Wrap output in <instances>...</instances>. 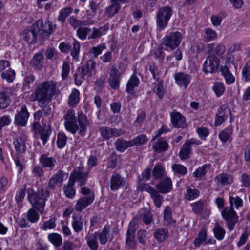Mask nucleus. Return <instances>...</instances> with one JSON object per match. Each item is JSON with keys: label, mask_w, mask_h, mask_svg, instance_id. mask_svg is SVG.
<instances>
[{"label": "nucleus", "mask_w": 250, "mask_h": 250, "mask_svg": "<svg viewBox=\"0 0 250 250\" xmlns=\"http://www.w3.org/2000/svg\"><path fill=\"white\" fill-rule=\"evenodd\" d=\"M57 83L52 81H46L38 84L34 93L29 97L31 102L38 101L42 106H46L56 93Z\"/></svg>", "instance_id": "obj_1"}, {"label": "nucleus", "mask_w": 250, "mask_h": 250, "mask_svg": "<svg viewBox=\"0 0 250 250\" xmlns=\"http://www.w3.org/2000/svg\"><path fill=\"white\" fill-rule=\"evenodd\" d=\"M27 193L28 201L33 208L42 213L44 210L46 198L50 194L49 190L42 188L35 192L32 188H29L27 189Z\"/></svg>", "instance_id": "obj_2"}, {"label": "nucleus", "mask_w": 250, "mask_h": 250, "mask_svg": "<svg viewBox=\"0 0 250 250\" xmlns=\"http://www.w3.org/2000/svg\"><path fill=\"white\" fill-rule=\"evenodd\" d=\"M172 14V9L169 6L159 8L156 16V22L158 30H162L167 26Z\"/></svg>", "instance_id": "obj_3"}, {"label": "nucleus", "mask_w": 250, "mask_h": 250, "mask_svg": "<svg viewBox=\"0 0 250 250\" xmlns=\"http://www.w3.org/2000/svg\"><path fill=\"white\" fill-rule=\"evenodd\" d=\"M223 218L227 222V225L229 231H232L234 226L238 222V217L234 210L233 207H226L222 211Z\"/></svg>", "instance_id": "obj_4"}, {"label": "nucleus", "mask_w": 250, "mask_h": 250, "mask_svg": "<svg viewBox=\"0 0 250 250\" xmlns=\"http://www.w3.org/2000/svg\"><path fill=\"white\" fill-rule=\"evenodd\" d=\"M137 229L136 223L132 220L129 223L126 234L125 247L127 249H135L137 241L135 240V234Z\"/></svg>", "instance_id": "obj_5"}, {"label": "nucleus", "mask_w": 250, "mask_h": 250, "mask_svg": "<svg viewBox=\"0 0 250 250\" xmlns=\"http://www.w3.org/2000/svg\"><path fill=\"white\" fill-rule=\"evenodd\" d=\"M182 39V36L179 32H174L163 38V43L166 46L174 50L179 45Z\"/></svg>", "instance_id": "obj_6"}, {"label": "nucleus", "mask_w": 250, "mask_h": 250, "mask_svg": "<svg viewBox=\"0 0 250 250\" xmlns=\"http://www.w3.org/2000/svg\"><path fill=\"white\" fill-rule=\"evenodd\" d=\"M220 60L214 55L208 56L204 62L203 71L205 73H215L218 70Z\"/></svg>", "instance_id": "obj_7"}, {"label": "nucleus", "mask_w": 250, "mask_h": 250, "mask_svg": "<svg viewBox=\"0 0 250 250\" xmlns=\"http://www.w3.org/2000/svg\"><path fill=\"white\" fill-rule=\"evenodd\" d=\"M124 70H120L115 66H113L109 73V78L108 83L109 86L113 89H117L119 87L120 76Z\"/></svg>", "instance_id": "obj_8"}, {"label": "nucleus", "mask_w": 250, "mask_h": 250, "mask_svg": "<svg viewBox=\"0 0 250 250\" xmlns=\"http://www.w3.org/2000/svg\"><path fill=\"white\" fill-rule=\"evenodd\" d=\"M230 115V120L231 111L228 108L227 104H223L218 110L216 115L214 125L216 126H220Z\"/></svg>", "instance_id": "obj_9"}, {"label": "nucleus", "mask_w": 250, "mask_h": 250, "mask_svg": "<svg viewBox=\"0 0 250 250\" xmlns=\"http://www.w3.org/2000/svg\"><path fill=\"white\" fill-rule=\"evenodd\" d=\"M34 26L39 28V34L42 37L48 36L56 28L55 25H52L49 21L43 24L42 20H38L34 23Z\"/></svg>", "instance_id": "obj_10"}, {"label": "nucleus", "mask_w": 250, "mask_h": 250, "mask_svg": "<svg viewBox=\"0 0 250 250\" xmlns=\"http://www.w3.org/2000/svg\"><path fill=\"white\" fill-rule=\"evenodd\" d=\"M64 173L59 170L49 180L47 185L48 190H55L57 187H60L63 182Z\"/></svg>", "instance_id": "obj_11"}, {"label": "nucleus", "mask_w": 250, "mask_h": 250, "mask_svg": "<svg viewBox=\"0 0 250 250\" xmlns=\"http://www.w3.org/2000/svg\"><path fill=\"white\" fill-rule=\"evenodd\" d=\"M39 33V28L35 27L34 23L29 29L25 30L22 34L23 40L28 43H34Z\"/></svg>", "instance_id": "obj_12"}, {"label": "nucleus", "mask_w": 250, "mask_h": 250, "mask_svg": "<svg viewBox=\"0 0 250 250\" xmlns=\"http://www.w3.org/2000/svg\"><path fill=\"white\" fill-rule=\"evenodd\" d=\"M171 122L174 127L184 128L188 126L185 117L178 112L170 113Z\"/></svg>", "instance_id": "obj_13"}, {"label": "nucleus", "mask_w": 250, "mask_h": 250, "mask_svg": "<svg viewBox=\"0 0 250 250\" xmlns=\"http://www.w3.org/2000/svg\"><path fill=\"white\" fill-rule=\"evenodd\" d=\"M27 137L24 134L21 133L17 137L14 141L15 150L19 154L24 153L26 149L25 143Z\"/></svg>", "instance_id": "obj_14"}, {"label": "nucleus", "mask_w": 250, "mask_h": 250, "mask_svg": "<svg viewBox=\"0 0 250 250\" xmlns=\"http://www.w3.org/2000/svg\"><path fill=\"white\" fill-rule=\"evenodd\" d=\"M174 79L177 85L186 89L190 83L191 76L184 72H178L175 73Z\"/></svg>", "instance_id": "obj_15"}, {"label": "nucleus", "mask_w": 250, "mask_h": 250, "mask_svg": "<svg viewBox=\"0 0 250 250\" xmlns=\"http://www.w3.org/2000/svg\"><path fill=\"white\" fill-rule=\"evenodd\" d=\"M125 179L119 173H114L111 176L110 188L112 191L117 190L125 186Z\"/></svg>", "instance_id": "obj_16"}, {"label": "nucleus", "mask_w": 250, "mask_h": 250, "mask_svg": "<svg viewBox=\"0 0 250 250\" xmlns=\"http://www.w3.org/2000/svg\"><path fill=\"white\" fill-rule=\"evenodd\" d=\"M94 200L93 196L92 194L89 196L81 197L76 203L75 207V210L81 212L83 209L91 204Z\"/></svg>", "instance_id": "obj_17"}, {"label": "nucleus", "mask_w": 250, "mask_h": 250, "mask_svg": "<svg viewBox=\"0 0 250 250\" xmlns=\"http://www.w3.org/2000/svg\"><path fill=\"white\" fill-rule=\"evenodd\" d=\"M29 115L26 106H22L21 111L15 117V124L22 126H25Z\"/></svg>", "instance_id": "obj_18"}, {"label": "nucleus", "mask_w": 250, "mask_h": 250, "mask_svg": "<svg viewBox=\"0 0 250 250\" xmlns=\"http://www.w3.org/2000/svg\"><path fill=\"white\" fill-rule=\"evenodd\" d=\"M156 188H157L156 190L160 193L162 194L167 193L170 192L172 188V181L170 178L167 177L161 180L157 184Z\"/></svg>", "instance_id": "obj_19"}, {"label": "nucleus", "mask_w": 250, "mask_h": 250, "mask_svg": "<svg viewBox=\"0 0 250 250\" xmlns=\"http://www.w3.org/2000/svg\"><path fill=\"white\" fill-rule=\"evenodd\" d=\"M71 174L72 176H73V178L78 182L80 186L85 185L88 175V173L83 172L82 167H78L77 169L74 170Z\"/></svg>", "instance_id": "obj_20"}, {"label": "nucleus", "mask_w": 250, "mask_h": 250, "mask_svg": "<svg viewBox=\"0 0 250 250\" xmlns=\"http://www.w3.org/2000/svg\"><path fill=\"white\" fill-rule=\"evenodd\" d=\"M40 163L43 168L53 170L57 162L55 158L42 154L39 159Z\"/></svg>", "instance_id": "obj_21"}, {"label": "nucleus", "mask_w": 250, "mask_h": 250, "mask_svg": "<svg viewBox=\"0 0 250 250\" xmlns=\"http://www.w3.org/2000/svg\"><path fill=\"white\" fill-rule=\"evenodd\" d=\"M77 120L79 123V134L83 135L89 125V122L86 116L83 113L78 114Z\"/></svg>", "instance_id": "obj_22"}, {"label": "nucleus", "mask_w": 250, "mask_h": 250, "mask_svg": "<svg viewBox=\"0 0 250 250\" xmlns=\"http://www.w3.org/2000/svg\"><path fill=\"white\" fill-rule=\"evenodd\" d=\"M95 62L90 60L87 61L85 65L79 67L78 69H80V71L85 76L90 77L95 73Z\"/></svg>", "instance_id": "obj_23"}, {"label": "nucleus", "mask_w": 250, "mask_h": 250, "mask_svg": "<svg viewBox=\"0 0 250 250\" xmlns=\"http://www.w3.org/2000/svg\"><path fill=\"white\" fill-rule=\"evenodd\" d=\"M71 223L73 229L76 232L79 233L82 231L83 227V223L82 215L79 214L73 215Z\"/></svg>", "instance_id": "obj_24"}, {"label": "nucleus", "mask_w": 250, "mask_h": 250, "mask_svg": "<svg viewBox=\"0 0 250 250\" xmlns=\"http://www.w3.org/2000/svg\"><path fill=\"white\" fill-rule=\"evenodd\" d=\"M97 234V232H95L94 234H88L85 237L87 244L91 250H97L98 248Z\"/></svg>", "instance_id": "obj_25"}, {"label": "nucleus", "mask_w": 250, "mask_h": 250, "mask_svg": "<svg viewBox=\"0 0 250 250\" xmlns=\"http://www.w3.org/2000/svg\"><path fill=\"white\" fill-rule=\"evenodd\" d=\"M115 147L117 151L123 152L128 147L132 146L130 140L126 141L123 139H118L115 143Z\"/></svg>", "instance_id": "obj_26"}, {"label": "nucleus", "mask_w": 250, "mask_h": 250, "mask_svg": "<svg viewBox=\"0 0 250 250\" xmlns=\"http://www.w3.org/2000/svg\"><path fill=\"white\" fill-rule=\"evenodd\" d=\"M152 147L155 152L161 153L168 149V144L166 141L160 138L157 141Z\"/></svg>", "instance_id": "obj_27"}, {"label": "nucleus", "mask_w": 250, "mask_h": 250, "mask_svg": "<svg viewBox=\"0 0 250 250\" xmlns=\"http://www.w3.org/2000/svg\"><path fill=\"white\" fill-rule=\"evenodd\" d=\"M139 80L136 76V72H134L127 82L126 91L128 93H132L134 88L139 85Z\"/></svg>", "instance_id": "obj_28"}, {"label": "nucleus", "mask_w": 250, "mask_h": 250, "mask_svg": "<svg viewBox=\"0 0 250 250\" xmlns=\"http://www.w3.org/2000/svg\"><path fill=\"white\" fill-rule=\"evenodd\" d=\"M214 43L208 44V52L210 54L212 53L217 55L220 56L225 51V46L221 43L218 44L214 47Z\"/></svg>", "instance_id": "obj_29"}, {"label": "nucleus", "mask_w": 250, "mask_h": 250, "mask_svg": "<svg viewBox=\"0 0 250 250\" xmlns=\"http://www.w3.org/2000/svg\"><path fill=\"white\" fill-rule=\"evenodd\" d=\"M43 55L41 53H37L34 55L30 61V65L35 69H39L41 67L43 62Z\"/></svg>", "instance_id": "obj_30"}, {"label": "nucleus", "mask_w": 250, "mask_h": 250, "mask_svg": "<svg viewBox=\"0 0 250 250\" xmlns=\"http://www.w3.org/2000/svg\"><path fill=\"white\" fill-rule=\"evenodd\" d=\"M160 192L155 189L151 193L150 195L152 199L155 206L159 208L162 206V203L164 201V198L162 195L160 193Z\"/></svg>", "instance_id": "obj_31"}, {"label": "nucleus", "mask_w": 250, "mask_h": 250, "mask_svg": "<svg viewBox=\"0 0 250 250\" xmlns=\"http://www.w3.org/2000/svg\"><path fill=\"white\" fill-rule=\"evenodd\" d=\"M110 230V227L107 226L104 227L102 232L98 233L97 232V237H99V239L101 245L105 244L108 241V236Z\"/></svg>", "instance_id": "obj_32"}, {"label": "nucleus", "mask_w": 250, "mask_h": 250, "mask_svg": "<svg viewBox=\"0 0 250 250\" xmlns=\"http://www.w3.org/2000/svg\"><path fill=\"white\" fill-rule=\"evenodd\" d=\"M221 71L222 75L225 78L226 83L228 84H231L235 81V77L232 75L227 66L222 67Z\"/></svg>", "instance_id": "obj_33"}, {"label": "nucleus", "mask_w": 250, "mask_h": 250, "mask_svg": "<svg viewBox=\"0 0 250 250\" xmlns=\"http://www.w3.org/2000/svg\"><path fill=\"white\" fill-rule=\"evenodd\" d=\"M168 231L166 229L160 228L154 233L155 238L160 242L165 241L168 237Z\"/></svg>", "instance_id": "obj_34"}, {"label": "nucleus", "mask_w": 250, "mask_h": 250, "mask_svg": "<svg viewBox=\"0 0 250 250\" xmlns=\"http://www.w3.org/2000/svg\"><path fill=\"white\" fill-rule=\"evenodd\" d=\"M199 195V191L197 189H192L190 187L186 188L185 198L188 200H192L197 198Z\"/></svg>", "instance_id": "obj_35"}, {"label": "nucleus", "mask_w": 250, "mask_h": 250, "mask_svg": "<svg viewBox=\"0 0 250 250\" xmlns=\"http://www.w3.org/2000/svg\"><path fill=\"white\" fill-rule=\"evenodd\" d=\"M79 91L76 89H73L69 97L68 104L70 106L76 105L79 102Z\"/></svg>", "instance_id": "obj_36"}, {"label": "nucleus", "mask_w": 250, "mask_h": 250, "mask_svg": "<svg viewBox=\"0 0 250 250\" xmlns=\"http://www.w3.org/2000/svg\"><path fill=\"white\" fill-rule=\"evenodd\" d=\"M141 215L143 222L146 224L148 225L153 221V216L151 211L145 208L141 209Z\"/></svg>", "instance_id": "obj_37"}, {"label": "nucleus", "mask_w": 250, "mask_h": 250, "mask_svg": "<svg viewBox=\"0 0 250 250\" xmlns=\"http://www.w3.org/2000/svg\"><path fill=\"white\" fill-rule=\"evenodd\" d=\"M213 232L215 237L218 240H221L224 238L225 234V230L221 227L219 223L216 222L213 228Z\"/></svg>", "instance_id": "obj_38"}, {"label": "nucleus", "mask_w": 250, "mask_h": 250, "mask_svg": "<svg viewBox=\"0 0 250 250\" xmlns=\"http://www.w3.org/2000/svg\"><path fill=\"white\" fill-rule=\"evenodd\" d=\"M191 147L188 143H185L182 146L179 152V157L182 160L187 159L189 157L190 153Z\"/></svg>", "instance_id": "obj_39"}, {"label": "nucleus", "mask_w": 250, "mask_h": 250, "mask_svg": "<svg viewBox=\"0 0 250 250\" xmlns=\"http://www.w3.org/2000/svg\"><path fill=\"white\" fill-rule=\"evenodd\" d=\"M48 238L50 242L56 247H59L62 244V238L61 236L56 233L49 234Z\"/></svg>", "instance_id": "obj_40"}, {"label": "nucleus", "mask_w": 250, "mask_h": 250, "mask_svg": "<svg viewBox=\"0 0 250 250\" xmlns=\"http://www.w3.org/2000/svg\"><path fill=\"white\" fill-rule=\"evenodd\" d=\"M142 178H140V176L138 177V182L137 185V190L142 192L143 191H146L150 194L155 188L151 186H150L149 184L142 182Z\"/></svg>", "instance_id": "obj_41"}, {"label": "nucleus", "mask_w": 250, "mask_h": 250, "mask_svg": "<svg viewBox=\"0 0 250 250\" xmlns=\"http://www.w3.org/2000/svg\"><path fill=\"white\" fill-rule=\"evenodd\" d=\"M64 125L66 129L72 134H75L77 131H78L79 133V126L76 123V120L69 122H64Z\"/></svg>", "instance_id": "obj_42"}, {"label": "nucleus", "mask_w": 250, "mask_h": 250, "mask_svg": "<svg viewBox=\"0 0 250 250\" xmlns=\"http://www.w3.org/2000/svg\"><path fill=\"white\" fill-rule=\"evenodd\" d=\"M148 141L146 136L145 134H141L130 140L131 144L133 146H139L146 144Z\"/></svg>", "instance_id": "obj_43"}, {"label": "nucleus", "mask_w": 250, "mask_h": 250, "mask_svg": "<svg viewBox=\"0 0 250 250\" xmlns=\"http://www.w3.org/2000/svg\"><path fill=\"white\" fill-rule=\"evenodd\" d=\"M1 78L3 80H6L8 83H12L15 79V71L11 68L4 71L1 73Z\"/></svg>", "instance_id": "obj_44"}, {"label": "nucleus", "mask_w": 250, "mask_h": 250, "mask_svg": "<svg viewBox=\"0 0 250 250\" xmlns=\"http://www.w3.org/2000/svg\"><path fill=\"white\" fill-rule=\"evenodd\" d=\"M34 208H30L26 214V217L28 221L32 223L37 222L39 219V215Z\"/></svg>", "instance_id": "obj_45"}, {"label": "nucleus", "mask_w": 250, "mask_h": 250, "mask_svg": "<svg viewBox=\"0 0 250 250\" xmlns=\"http://www.w3.org/2000/svg\"><path fill=\"white\" fill-rule=\"evenodd\" d=\"M216 179L218 183H220L222 186L228 184L232 182V178L229 175L221 173L216 177Z\"/></svg>", "instance_id": "obj_46"}, {"label": "nucleus", "mask_w": 250, "mask_h": 250, "mask_svg": "<svg viewBox=\"0 0 250 250\" xmlns=\"http://www.w3.org/2000/svg\"><path fill=\"white\" fill-rule=\"evenodd\" d=\"M52 130L49 126L45 125L40 133L41 139L42 141L43 145H44L47 142L48 138L50 135Z\"/></svg>", "instance_id": "obj_47"}, {"label": "nucleus", "mask_w": 250, "mask_h": 250, "mask_svg": "<svg viewBox=\"0 0 250 250\" xmlns=\"http://www.w3.org/2000/svg\"><path fill=\"white\" fill-rule=\"evenodd\" d=\"M35 77L32 74L28 75L26 76L23 80L22 90H28L30 88V85L32 84L35 81Z\"/></svg>", "instance_id": "obj_48"}, {"label": "nucleus", "mask_w": 250, "mask_h": 250, "mask_svg": "<svg viewBox=\"0 0 250 250\" xmlns=\"http://www.w3.org/2000/svg\"><path fill=\"white\" fill-rule=\"evenodd\" d=\"M112 4L108 7L106 9V14L108 17H112L117 13L121 8L120 3L111 2Z\"/></svg>", "instance_id": "obj_49"}, {"label": "nucleus", "mask_w": 250, "mask_h": 250, "mask_svg": "<svg viewBox=\"0 0 250 250\" xmlns=\"http://www.w3.org/2000/svg\"><path fill=\"white\" fill-rule=\"evenodd\" d=\"M165 175V169L162 166L156 165L152 171V175L156 179H161Z\"/></svg>", "instance_id": "obj_50"}, {"label": "nucleus", "mask_w": 250, "mask_h": 250, "mask_svg": "<svg viewBox=\"0 0 250 250\" xmlns=\"http://www.w3.org/2000/svg\"><path fill=\"white\" fill-rule=\"evenodd\" d=\"M207 237V231L205 230H201L197 238L194 241V246L196 247H199L205 240Z\"/></svg>", "instance_id": "obj_51"}, {"label": "nucleus", "mask_w": 250, "mask_h": 250, "mask_svg": "<svg viewBox=\"0 0 250 250\" xmlns=\"http://www.w3.org/2000/svg\"><path fill=\"white\" fill-rule=\"evenodd\" d=\"M242 79L245 81H250V60L245 64L242 70Z\"/></svg>", "instance_id": "obj_52"}, {"label": "nucleus", "mask_w": 250, "mask_h": 250, "mask_svg": "<svg viewBox=\"0 0 250 250\" xmlns=\"http://www.w3.org/2000/svg\"><path fill=\"white\" fill-rule=\"evenodd\" d=\"M56 218L51 217L48 221L44 222L41 225V228L45 230L47 229H51L54 228L56 226Z\"/></svg>", "instance_id": "obj_53"}, {"label": "nucleus", "mask_w": 250, "mask_h": 250, "mask_svg": "<svg viewBox=\"0 0 250 250\" xmlns=\"http://www.w3.org/2000/svg\"><path fill=\"white\" fill-rule=\"evenodd\" d=\"M192 211L195 214L201 213L204 207V204L202 201H198L191 204Z\"/></svg>", "instance_id": "obj_54"}, {"label": "nucleus", "mask_w": 250, "mask_h": 250, "mask_svg": "<svg viewBox=\"0 0 250 250\" xmlns=\"http://www.w3.org/2000/svg\"><path fill=\"white\" fill-rule=\"evenodd\" d=\"M72 9L69 7H66L62 9L60 12L58 17V20L63 22L66 18L72 13Z\"/></svg>", "instance_id": "obj_55"}, {"label": "nucleus", "mask_w": 250, "mask_h": 250, "mask_svg": "<svg viewBox=\"0 0 250 250\" xmlns=\"http://www.w3.org/2000/svg\"><path fill=\"white\" fill-rule=\"evenodd\" d=\"M232 132L231 128H228L221 131L219 134L220 139L223 142H226L229 140Z\"/></svg>", "instance_id": "obj_56"}, {"label": "nucleus", "mask_w": 250, "mask_h": 250, "mask_svg": "<svg viewBox=\"0 0 250 250\" xmlns=\"http://www.w3.org/2000/svg\"><path fill=\"white\" fill-rule=\"evenodd\" d=\"M67 141V137L64 133L59 132L58 134L57 141V146L60 148H63L65 145Z\"/></svg>", "instance_id": "obj_57"}, {"label": "nucleus", "mask_w": 250, "mask_h": 250, "mask_svg": "<svg viewBox=\"0 0 250 250\" xmlns=\"http://www.w3.org/2000/svg\"><path fill=\"white\" fill-rule=\"evenodd\" d=\"M73 47L71 49V54L73 58L77 60L80 49V44L79 42L74 41L72 44Z\"/></svg>", "instance_id": "obj_58"}, {"label": "nucleus", "mask_w": 250, "mask_h": 250, "mask_svg": "<svg viewBox=\"0 0 250 250\" xmlns=\"http://www.w3.org/2000/svg\"><path fill=\"white\" fill-rule=\"evenodd\" d=\"M99 131L104 139L109 140L111 138V128L107 126H103L99 128Z\"/></svg>", "instance_id": "obj_59"}, {"label": "nucleus", "mask_w": 250, "mask_h": 250, "mask_svg": "<svg viewBox=\"0 0 250 250\" xmlns=\"http://www.w3.org/2000/svg\"><path fill=\"white\" fill-rule=\"evenodd\" d=\"M225 87L222 83L216 82L214 83L213 90L217 97L222 95L225 91Z\"/></svg>", "instance_id": "obj_60"}, {"label": "nucleus", "mask_w": 250, "mask_h": 250, "mask_svg": "<svg viewBox=\"0 0 250 250\" xmlns=\"http://www.w3.org/2000/svg\"><path fill=\"white\" fill-rule=\"evenodd\" d=\"M26 186L24 185L23 188L21 189L17 193L15 197L16 202L18 204V206H21V202L23 201V199L25 195Z\"/></svg>", "instance_id": "obj_61"}, {"label": "nucleus", "mask_w": 250, "mask_h": 250, "mask_svg": "<svg viewBox=\"0 0 250 250\" xmlns=\"http://www.w3.org/2000/svg\"><path fill=\"white\" fill-rule=\"evenodd\" d=\"M90 31L91 30L88 27H80L77 31V34L80 39L83 40L86 38Z\"/></svg>", "instance_id": "obj_62"}, {"label": "nucleus", "mask_w": 250, "mask_h": 250, "mask_svg": "<svg viewBox=\"0 0 250 250\" xmlns=\"http://www.w3.org/2000/svg\"><path fill=\"white\" fill-rule=\"evenodd\" d=\"M10 104V101L5 92L2 95L0 94V108L5 109Z\"/></svg>", "instance_id": "obj_63"}, {"label": "nucleus", "mask_w": 250, "mask_h": 250, "mask_svg": "<svg viewBox=\"0 0 250 250\" xmlns=\"http://www.w3.org/2000/svg\"><path fill=\"white\" fill-rule=\"evenodd\" d=\"M172 168L175 172L182 175H184L187 173V168L185 166L180 164L173 165Z\"/></svg>", "instance_id": "obj_64"}]
</instances>
